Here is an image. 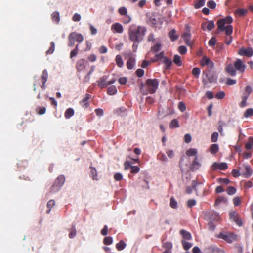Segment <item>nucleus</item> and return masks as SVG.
I'll return each mask as SVG.
<instances>
[{"label":"nucleus","instance_id":"nucleus-37","mask_svg":"<svg viewBox=\"0 0 253 253\" xmlns=\"http://www.w3.org/2000/svg\"><path fill=\"white\" fill-rule=\"evenodd\" d=\"M181 244L185 250H188L193 245L191 243L185 241L184 240H181Z\"/></svg>","mask_w":253,"mask_h":253},{"label":"nucleus","instance_id":"nucleus-6","mask_svg":"<svg viewBox=\"0 0 253 253\" xmlns=\"http://www.w3.org/2000/svg\"><path fill=\"white\" fill-rule=\"evenodd\" d=\"M216 237L229 243L237 239L236 235L231 232H220L218 235H216Z\"/></svg>","mask_w":253,"mask_h":253},{"label":"nucleus","instance_id":"nucleus-23","mask_svg":"<svg viewBox=\"0 0 253 253\" xmlns=\"http://www.w3.org/2000/svg\"><path fill=\"white\" fill-rule=\"evenodd\" d=\"M180 234L181 235L184 240H191L192 238L191 233L184 229H181L180 231Z\"/></svg>","mask_w":253,"mask_h":253},{"label":"nucleus","instance_id":"nucleus-27","mask_svg":"<svg viewBox=\"0 0 253 253\" xmlns=\"http://www.w3.org/2000/svg\"><path fill=\"white\" fill-rule=\"evenodd\" d=\"M176 31L175 29H172L169 33V36L171 41H175L178 38V36L176 34Z\"/></svg>","mask_w":253,"mask_h":253},{"label":"nucleus","instance_id":"nucleus-36","mask_svg":"<svg viewBox=\"0 0 253 253\" xmlns=\"http://www.w3.org/2000/svg\"><path fill=\"white\" fill-rule=\"evenodd\" d=\"M91 169V177L93 180H98L97 178V173L96 169L93 167H90Z\"/></svg>","mask_w":253,"mask_h":253},{"label":"nucleus","instance_id":"nucleus-38","mask_svg":"<svg viewBox=\"0 0 253 253\" xmlns=\"http://www.w3.org/2000/svg\"><path fill=\"white\" fill-rule=\"evenodd\" d=\"M179 127L178 121L176 119H173L169 124V127L170 128H177Z\"/></svg>","mask_w":253,"mask_h":253},{"label":"nucleus","instance_id":"nucleus-12","mask_svg":"<svg viewBox=\"0 0 253 253\" xmlns=\"http://www.w3.org/2000/svg\"><path fill=\"white\" fill-rule=\"evenodd\" d=\"M238 53L241 56L250 57L253 55V50L251 47H242L238 50Z\"/></svg>","mask_w":253,"mask_h":253},{"label":"nucleus","instance_id":"nucleus-7","mask_svg":"<svg viewBox=\"0 0 253 253\" xmlns=\"http://www.w3.org/2000/svg\"><path fill=\"white\" fill-rule=\"evenodd\" d=\"M108 76L104 75L99 78L97 81L98 85L99 87L103 88L106 87L107 86L114 84L116 82L115 79H112L108 81Z\"/></svg>","mask_w":253,"mask_h":253},{"label":"nucleus","instance_id":"nucleus-53","mask_svg":"<svg viewBox=\"0 0 253 253\" xmlns=\"http://www.w3.org/2000/svg\"><path fill=\"white\" fill-rule=\"evenodd\" d=\"M118 13L121 15H126L127 14V10L126 9V8L125 7H121L120 8H119L118 9Z\"/></svg>","mask_w":253,"mask_h":253},{"label":"nucleus","instance_id":"nucleus-20","mask_svg":"<svg viewBox=\"0 0 253 253\" xmlns=\"http://www.w3.org/2000/svg\"><path fill=\"white\" fill-rule=\"evenodd\" d=\"M41 82L42 84L41 86V88L42 90H44L46 88L45 83L46 82L48 78V73L46 69L44 70L42 72V75L41 77Z\"/></svg>","mask_w":253,"mask_h":253},{"label":"nucleus","instance_id":"nucleus-62","mask_svg":"<svg viewBox=\"0 0 253 253\" xmlns=\"http://www.w3.org/2000/svg\"><path fill=\"white\" fill-rule=\"evenodd\" d=\"M170 205L172 208H176L177 207V202L173 197L170 198Z\"/></svg>","mask_w":253,"mask_h":253},{"label":"nucleus","instance_id":"nucleus-34","mask_svg":"<svg viewBox=\"0 0 253 253\" xmlns=\"http://www.w3.org/2000/svg\"><path fill=\"white\" fill-rule=\"evenodd\" d=\"M126 244L123 240L120 241L116 245V247L118 251L123 250L125 248Z\"/></svg>","mask_w":253,"mask_h":253},{"label":"nucleus","instance_id":"nucleus-5","mask_svg":"<svg viewBox=\"0 0 253 253\" xmlns=\"http://www.w3.org/2000/svg\"><path fill=\"white\" fill-rule=\"evenodd\" d=\"M84 40L83 35L77 32H73L70 34L68 36V44L69 47H72L75 44V41L78 42H81Z\"/></svg>","mask_w":253,"mask_h":253},{"label":"nucleus","instance_id":"nucleus-17","mask_svg":"<svg viewBox=\"0 0 253 253\" xmlns=\"http://www.w3.org/2000/svg\"><path fill=\"white\" fill-rule=\"evenodd\" d=\"M230 218L232 219L238 226H241L242 225V221L241 218L239 216L238 214L235 212L233 211L229 214Z\"/></svg>","mask_w":253,"mask_h":253},{"label":"nucleus","instance_id":"nucleus-13","mask_svg":"<svg viewBox=\"0 0 253 253\" xmlns=\"http://www.w3.org/2000/svg\"><path fill=\"white\" fill-rule=\"evenodd\" d=\"M201 184L200 183L197 182V181L193 180L192 181L191 186H187L186 187L185 191L188 194H191L193 191V189L195 190L196 193L197 195H199L198 194V190L197 188V186L200 185Z\"/></svg>","mask_w":253,"mask_h":253},{"label":"nucleus","instance_id":"nucleus-14","mask_svg":"<svg viewBox=\"0 0 253 253\" xmlns=\"http://www.w3.org/2000/svg\"><path fill=\"white\" fill-rule=\"evenodd\" d=\"M111 30L113 33L121 34L123 32L124 28L120 23L116 22L111 25Z\"/></svg>","mask_w":253,"mask_h":253},{"label":"nucleus","instance_id":"nucleus-25","mask_svg":"<svg viewBox=\"0 0 253 253\" xmlns=\"http://www.w3.org/2000/svg\"><path fill=\"white\" fill-rule=\"evenodd\" d=\"M51 19L53 22L58 24L60 22V14L57 11H55L51 14Z\"/></svg>","mask_w":253,"mask_h":253},{"label":"nucleus","instance_id":"nucleus-43","mask_svg":"<svg viewBox=\"0 0 253 253\" xmlns=\"http://www.w3.org/2000/svg\"><path fill=\"white\" fill-rule=\"evenodd\" d=\"M210 59L207 56H204L200 61V64L202 66H207L209 64Z\"/></svg>","mask_w":253,"mask_h":253},{"label":"nucleus","instance_id":"nucleus-1","mask_svg":"<svg viewBox=\"0 0 253 253\" xmlns=\"http://www.w3.org/2000/svg\"><path fill=\"white\" fill-rule=\"evenodd\" d=\"M146 31L147 29L144 26L132 24L128 30L129 39L133 42H139L143 39Z\"/></svg>","mask_w":253,"mask_h":253},{"label":"nucleus","instance_id":"nucleus-4","mask_svg":"<svg viewBox=\"0 0 253 253\" xmlns=\"http://www.w3.org/2000/svg\"><path fill=\"white\" fill-rule=\"evenodd\" d=\"M217 79V77L214 72L211 70L204 71L203 82L204 84H207L208 83L216 82Z\"/></svg>","mask_w":253,"mask_h":253},{"label":"nucleus","instance_id":"nucleus-48","mask_svg":"<svg viewBox=\"0 0 253 253\" xmlns=\"http://www.w3.org/2000/svg\"><path fill=\"white\" fill-rule=\"evenodd\" d=\"M61 187H60V186L58 185L57 184H56L54 182L53 185L51 187L50 192L54 193V192H57V191H59V190L60 189Z\"/></svg>","mask_w":253,"mask_h":253},{"label":"nucleus","instance_id":"nucleus-15","mask_svg":"<svg viewBox=\"0 0 253 253\" xmlns=\"http://www.w3.org/2000/svg\"><path fill=\"white\" fill-rule=\"evenodd\" d=\"M88 64V62L83 59H80L77 62L76 68L78 72H81L83 71L86 65Z\"/></svg>","mask_w":253,"mask_h":253},{"label":"nucleus","instance_id":"nucleus-54","mask_svg":"<svg viewBox=\"0 0 253 253\" xmlns=\"http://www.w3.org/2000/svg\"><path fill=\"white\" fill-rule=\"evenodd\" d=\"M207 6L211 9H214L216 7V4L213 0H209L207 2Z\"/></svg>","mask_w":253,"mask_h":253},{"label":"nucleus","instance_id":"nucleus-44","mask_svg":"<svg viewBox=\"0 0 253 253\" xmlns=\"http://www.w3.org/2000/svg\"><path fill=\"white\" fill-rule=\"evenodd\" d=\"M253 145V138L251 137L249 138V142L246 144L245 148L247 150H250L251 149H252Z\"/></svg>","mask_w":253,"mask_h":253},{"label":"nucleus","instance_id":"nucleus-31","mask_svg":"<svg viewBox=\"0 0 253 253\" xmlns=\"http://www.w3.org/2000/svg\"><path fill=\"white\" fill-rule=\"evenodd\" d=\"M163 62L165 64L166 68L167 69H169L172 65V61L170 59L168 58V57L164 58V60H163Z\"/></svg>","mask_w":253,"mask_h":253},{"label":"nucleus","instance_id":"nucleus-21","mask_svg":"<svg viewBox=\"0 0 253 253\" xmlns=\"http://www.w3.org/2000/svg\"><path fill=\"white\" fill-rule=\"evenodd\" d=\"M91 95L86 94L85 96L80 102V104L84 108H87L89 105V100L91 98Z\"/></svg>","mask_w":253,"mask_h":253},{"label":"nucleus","instance_id":"nucleus-18","mask_svg":"<svg viewBox=\"0 0 253 253\" xmlns=\"http://www.w3.org/2000/svg\"><path fill=\"white\" fill-rule=\"evenodd\" d=\"M234 66L236 70H238L241 73H243L245 69V65L239 59H237L234 63Z\"/></svg>","mask_w":253,"mask_h":253},{"label":"nucleus","instance_id":"nucleus-33","mask_svg":"<svg viewBox=\"0 0 253 253\" xmlns=\"http://www.w3.org/2000/svg\"><path fill=\"white\" fill-rule=\"evenodd\" d=\"M163 247L166 249L165 251H169L171 253V250L172 248V244L171 242H166L163 243Z\"/></svg>","mask_w":253,"mask_h":253},{"label":"nucleus","instance_id":"nucleus-52","mask_svg":"<svg viewBox=\"0 0 253 253\" xmlns=\"http://www.w3.org/2000/svg\"><path fill=\"white\" fill-rule=\"evenodd\" d=\"M253 115V109H248L244 113V116L246 118L252 116Z\"/></svg>","mask_w":253,"mask_h":253},{"label":"nucleus","instance_id":"nucleus-35","mask_svg":"<svg viewBox=\"0 0 253 253\" xmlns=\"http://www.w3.org/2000/svg\"><path fill=\"white\" fill-rule=\"evenodd\" d=\"M117 88L114 85L110 86L108 88L107 91V94L109 95H113L117 93Z\"/></svg>","mask_w":253,"mask_h":253},{"label":"nucleus","instance_id":"nucleus-49","mask_svg":"<svg viewBox=\"0 0 253 253\" xmlns=\"http://www.w3.org/2000/svg\"><path fill=\"white\" fill-rule=\"evenodd\" d=\"M55 50V43L53 42H50V47L46 52V54H51L53 53Z\"/></svg>","mask_w":253,"mask_h":253},{"label":"nucleus","instance_id":"nucleus-42","mask_svg":"<svg viewBox=\"0 0 253 253\" xmlns=\"http://www.w3.org/2000/svg\"><path fill=\"white\" fill-rule=\"evenodd\" d=\"M95 66H92L90 68V71L88 72V73L87 74V75L85 76V77L84 78V82H87L89 81L90 79V76L91 74L94 72L95 70Z\"/></svg>","mask_w":253,"mask_h":253},{"label":"nucleus","instance_id":"nucleus-58","mask_svg":"<svg viewBox=\"0 0 253 253\" xmlns=\"http://www.w3.org/2000/svg\"><path fill=\"white\" fill-rule=\"evenodd\" d=\"M225 93L223 91H219L215 95V97L218 99H222L225 97Z\"/></svg>","mask_w":253,"mask_h":253},{"label":"nucleus","instance_id":"nucleus-50","mask_svg":"<svg viewBox=\"0 0 253 253\" xmlns=\"http://www.w3.org/2000/svg\"><path fill=\"white\" fill-rule=\"evenodd\" d=\"M113 242V239L111 237H105L103 240V243L107 245L111 244Z\"/></svg>","mask_w":253,"mask_h":253},{"label":"nucleus","instance_id":"nucleus-40","mask_svg":"<svg viewBox=\"0 0 253 253\" xmlns=\"http://www.w3.org/2000/svg\"><path fill=\"white\" fill-rule=\"evenodd\" d=\"M173 62L178 66H181L182 65L181 57L178 55H174Z\"/></svg>","mask_w":253,"mask_h":253},{"label":"nucleus","instance_id":"nucleus-30","mask_svg":"<svg viewBox=\"0 0 253 253\" xmlns=\"http://www.w3.org/2000/svg\"><path fill=\"white\" fill-rule=\"evenodd\" d=\"M115 61L117 65L119 68H122L124 66V62L122 60V57L120 55H117L115 58Z\"/></svg>","mask_w":253,"mask_h":253},{"label":"nucleus","instance_id":"nucleus-45","mask_svg":"<svg viewBox=\"0 0 253 253\" xmlns=\"http://www.w3.org/2000/svg\"><path fill=\"white\" fill-rule=\"evenodd\" d=\"M205 5V1L204 0H198L197 1L194 5L196 9H198Z\"/></svg>","mask_w":253,"mask_h":253},{"label":"nucleus","instance_id":"nucleus-60","mask_svg":"<svg viewBox=\"0 0 253 253\" xmlns=\"http://www.w3.org/2000/svg\"><path fill=\"white\" fill-rule=\"evenodd\" d=\"M216 39L215 37H212L209 41L208 44L210 46H213L216 44Z\"/></svg>","mask_w":253,"mask_h":253},{"label":"nucleus","instance_id":"nucleus-11","mask_svg":"<svg viewBox=\"0 0 253 253\" xmlns=\"http://www.w3.org/2000/svg\"><path fill=\"white\" fill-rule=\"evenodd\" d=\"M186 31L183 34L182 37L185 41V43L188 46H191L192 44V42L190 41L191 34L190 32V29L188 25H186Z\"/></svg>","mask_w":253,"mask_h":253},{"label":"nucleus","instance_id":"nucleus-63","mask_svg":"<svg viewBox=\"0 0 253 253\" xmlns=\"http://www.w3.org/2000/svg\"><path fill=\"white\" fill-rule=\"evenodd\" d=\"M215 26L214 23L213 21H210L207 25V29L209 31L212 30Z\"/></svg>","mask_w":253,"mask_h":253},{"label":"nucleus","instance_id":"nucleus-41","mask_svg":"<svg viewBox=\"0 0 253 253\" xmlns=\"http://www.w3.org/2000/svg\"><path fill=\"white\" fill-rule=\"evenodd\" d=\"M161 44L159 43H157L155 45L152 46L151 49L153 53H156L161 50Z\"/></svg>","mask_w":253,"mask_h":253},{"label":"nucleus","instance_id":"nucleus-56","mask_svg":"<svg viewBox=\"0 0 253 253\" xmlns=\"http://www.w3.org/2000/svg\"><path fill=\"white\" fill-rule=\"evenodd\" d=\"M140 170V168L137 166H132L130 168V172L132 173H137Z\"/></svg>","mask_w":253,"mask_h":253},{"label":"nucleus","instance_id":"nucleus-55","mask_svg":"<svg viewBox=\"0 0 253 253\" xmlns=\"http://www.w3.org/2000/svg\"><path fill=\"white\" fill-rule=\"evenodd\" d=\"M124 16V17L123 18V23L126 24L130 22V21H131V17L127 14Z\"/></svg>","mask_w":253,"mask_h":253},{"label":"nucleus","instance_id":"nucleus-57","mask_svg":"<svg viewBox=\"0 0 253 253\" xmlns=\"http://www.w3.org/2000/svg\"><path fill=\"white\" fill-rule=\"evenodd\" d=\"M218 138V133L217 132H213L211 136V141L212 142H216Z\"/></svg>","mask_w":253,"mask_h":253},{"label":"nucleus","instance_id":"nucleus-32","mask_svg":"<svg viewBox=\"0 0 253 253\" xmlns=\"http://www.w3.org/2000/svg\"><path fill=\"white\" fill-rule=\"evenodd\" d=\"M186 154L188 156H196L197 154V150L196 148H190L186 152Z\"/></svg>","mask_w":253,"mask_h":253},{"label":"nucleus","instance_id":"nucleus-39","mask_svg":"<svg viewBox=\"0 0 253 253\" xmlns=\"http://www.w3.org/2000/svg\"><path fill=\"white\" fill-rule=\"evenodd\" d=\"M55 201L53 200H49L47 204V207L48 208V210L46 211V213L49 214L51 211V209L54 207L55 205Z\"/></svg>","mask_w":253,"mask_h":253},{"label":"nucleus","instance_id":"nucleus-2","mask_svg":"<svg viewBox=\"0 0 253 253\" xmlns=\"http://www.w3.org/2000/svg\"><path fill=\"white\" fill-rule=\"evenodd\" d=\"M159 82L157 79H148L144 84L142 82L140 84V92L143 95L148 93L154 94L158 88Z\"/></svg>","mask_w":253,"mask_h":253},{"label":"nucleus","instance_id":"nucleus-24","mask_svg":"<svg viewBox=\"0 0 253 253\" xmlns=\"http://www.w3.org/2000/svg\"><path fill=\"white\" fill-rule=\"evenodd\" d=\"M135 63V59L133 57H130L128 58L127 62H126V67L129 70L132 69Z\"/></svg>","mask_w":253,"mask_h":253},{"label":"nucleus","instance_id":"nucleus-61","mask_svg":"<svg viewBox=\"0 0 253 253\" xmlns=\"http://www.w3.org/2000/svg\"><path fill=\"white\" fill-rule=\"evenodd\" d=\"M247 12V10L244 9H239L236 11V14L239 16H243L245 15Z\"/></svg>","mask_w":253,"mask_h":253},{"label":"nucleus","instance_id":"nucleus-22","mask_svg":"<svg viewBox=\"0 0 253 253\" xmlns=\"http://www.w3.org/2000/svg\"><path fill=\"white\" fill-rule=\"evenodd\" d=\"M226 71L230 75L232 76H234L236 74V69L234 66V65H232L231 64H230L226 66Z\"/></svg>","mask_w":253,"mask_h":253},{"label":"nucleus","instance_id":"nucleus-28","mask_svg":"<svg viewBox=\"0 0 253 253\" xmlns=\"http://www.w3.org/2000/svg\"><path fill=\"white\" fill-rule=\"evenodd\" d=\"M65 181V177L63 175H60L56 178L54 183L61 187L64 184Z\"/></svg>","mask_w":253,"mask_h":253},{"label":"nucleus","instance_id":"nucleus-8","mask_svg":"<svg viewBox=\"0 0 253 253\" xmlns=\"http://www.w3.org/2000/svg\"><path fill=\"white\" fill-rule=\"evenodd\" d=\"M252 92V88L250 86H247L246 87L245 91L243 93V94L242 96V100L239 103V106L241 108H243L247 106L246 101L247 99L249 98L250 94Z\"/></svg>","mask_w":253,"mask_h":253},{"label":"nucleus","instance_id":"nucleus-10","mask_svg":"<svg viewBox=\"0 0 253 253\" xmlns=\"http://www.w3.org/2000/svg\"><path fill=\"white\" fill-rule=\"evenodd\" d=\"M239 169L245 177L248 178L252 175V168L248 165L244 164L240 167Z\"/></svg>","mask_w":253,"mask_h":253},{"label":"nucleus","instance_id":"nucleus-51","mask_svg":"<svg viewBox=\"0 0 253 253\" xmlns=\"http://www.w3.org/2000/svg\"><path fill=\"white\" fill-rule=\"evenodd\" d=\"M192 73L195 77L197 78L199 76L200 73V69L199 68L195 67L193 69Z\"/></svg>","mask_w":253,"mask_h":253},{"label":"nucleus","instance_id":"nucleus-9","mask_svg":"<svg viewBox=\"0 0 253 253\" xmlns=\"http://www.w3.org/2000/svg\"><path fill=\"white\" fill-rule=\"evenodd\" d=\"M163 23V21L160 18L156 16H152L150 17L148 21V24L151 26L157 28L161 26Z\"/></svg>","mask_w":253,"mask_h":253},{"label":"nucleus","instance_id":"nucleus-64","mask_svg":"<svg viewBox=\"0 0 253 253\" xmlns=\"http://www.w3.org/2000/svg\"><path fill=\"white\" fill-rule=\"evenodd\" d=\"M178 107L179 109L181 112H184V111L186 110V108L185 104L183 102H179Z\"/></svg>","mask_w":253,"mask_h":253},{"label":"nucleus","instance_id":"nucleus-3","mask_svg":"<svg viewBox=\"0 0 253 253\" xmlns=\"http://www.w3.org/2000/svg\"><path fill=\"white\" fill-rule=\"evenodd\" d=\"M233 22L231 16H227L224 18L219 19L217 22L218 30L225 31L226 36H229L233 32V27L230 24Z\"/></svg>","mask_w":253,"mask_h":253},{"label":"nucleus","instance_id":"nucleus-26","mask_svg":"<svg viewBox=\"0 0 253 253\" xmlns=\"http://www.w3.org/2000/svg\"><path fill=\"white\" fill-rule=\"evenodd\" d=\"M75 112L73 108H68L64 113V116L66 119H68L74 115Z\"/></svg>","mask_w":253,"mask_h":253},{"label":"nucleus","instance_id":"nucleus-19","mask_svg":"<svg viewBox=\"0 0 253 253\" xmlns=\"http://www.w3.org/2000/svg\"><path fill=\"white\" fill-rule=\"evenodd\" d=\"M201 166V164L198 159L197 156H196L190 166V169L192 171H195L199 169Z\"/></svg>","mask_w":253,"mask_h":253},{"label":"nucleus","instance_id":"nucleus-46","mask_svg":"<svg viewBox=\"0 0 253 253\" xmlns=\"http://www.w3.org/2000/svg\"><path fill=\"white\" fill-rule=\"evenodd\" d=\"M36 111L38 114L43 115L45 113L46 108L45 107H38L36 108Z\"/></svg>","mask_w":253,"mask_h":253},{"label":"nucleus","instance_id":"nucleus-16","mask_svg":"<svg viewBox=\"0 0 253 253\" xmlns=\"http://www.w3.org/2000/svg\"><path fill=\"white\" fill-rule=\"evenodd\" d=\"M228 168L227 164L226 163L223 162L218 163L214 162L212 165V169L213 170L220 169L221 170H225Z\"/></svg>","mask_w":253,"mask_h":253},{"label":"nucleus","instance_id":"nucleus-47","mask_svg":"<svg viewBox=\"0 0 253 253\" xmlns=\"http://www.w3.org/2000/svg\"><path fill=\"white\" fill-rule=\"evenodd\" d=\"M226 191L228 195H233L236 193V189L233 186H229L227 189Z\"/></svg>","mask_w":253,"mask_h":253},{"label":"nucleus","instance_id":"nucleus-29","mask_svg":"<svg viewBox=\"0 0 253 253\" xmlns=\"http://www.w3.org/2000/svg\"><path fill=\"white\" fill-rule=\"evenodd\" d=\"M219 150V146L217 144H213L210 147V151L212 154H216Z\"/></svg>","mask_w":253,"mask_h":253},{"label":"nucleus","instance_id":"nucleus-59","mask_svg":"<svg viewBox=\"0 0 253 253\" xmlns=\"http://www.w3.org/2000/svg\"><path fill=\"white\" fill-rule=\"evenodd\" d=\"M226 198H225L224 197H220L217 198L216 199L215 204L217 205L219 204L221 202H226Z\"/></svg>","mask_w":253,"mask_h":253}]
</instances>
